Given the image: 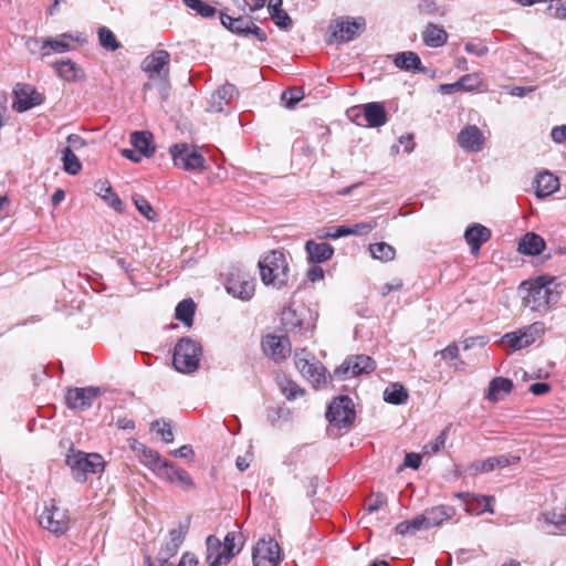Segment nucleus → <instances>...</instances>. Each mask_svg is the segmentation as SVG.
<instances>
[{
  "mask_svg": "<svg viewBox=\"0 0 566 566\" xmlns=\"http://www.w3.org/2000/svg\"><path fill=\"white\" fill-rule=\"evenodd\" d=\"M551 136H552V139L557 144L565 143L566 142V125L554 127L552 129Z\"/></svg>",
  "mask_w": 566,
  "mask_h": 566,
  "instance_id": "nucleus-64",
  "label": "nucleus"
},
{
  "mask_svg": "<svg viewBox=\"0 0 566 566\" xmlns=\"http://www.w3.org/2000/svg\"><path fill=\"white\" fill-rule=\"evenodd\" d=\"M282 559L281 547L271 536L260 538L253 547V566H279Z\"/></svg>",
  "mask_w": 566,
  "mask_h": 566,
  "instance_id": "nucleus-8",
  "label": "nucleus"
},
{
  "mask_svg": "<svg viewBox=\"0 0 566 566\" xmlns=\"http://www.w3.org/2000/svg\"><path fill=\"white\" fill-rule=\"evenodd\" d=\"M408 397V390L399 382L388 385L384 391V400L391 405H402Z\"/></svg>",
  "mask_w": 566,
  "mask_h": 566,
  "instance_id": "nucleus-39",
  "label": "nucleus"
},
{
  "mask_svg": "<svg viewBox=\"0 0 566 566\" xmlns=\"http://www.w3.org/2000/svg\"><path fill=\"white\" fill-rule=\"evenodd\" d=\"M206 560L209 566L227 565L231 560V554L223 552L222 542L214 535L206 539Z\"/></svg>",
  "mask_w": 566,
  "mask_h": 566,
  "instance_id": "nucleus-20",
  "label": "nucleus"
},
{
  "mask_svg": "<svg viewBox=\"0 0 566 566\" xmlns=\"http://www.w3.org/2000/svg\"><path fill=\"white\" fill-rule=\"evenodd\" d=\"M174 165L184 170H202L206 159L195 146L176 144L170 147Z\"/></svg>",
  "mask_w": 566,
  "mask_h": 566,
  "instance_id": "nucleus-10",
  "label": "nucleus"
},
{
  "mask_svg": "<svg viewBox=\"0 0 566 566\" xmlns=\"http://www.w3.org/2000/svg\"><path fill=\"white\" fill-rule=\"evenodd\" d=\"M151 428L163 437L165 442L170 443L174 441V433L169 423L156 420L151 423Z\"/></svg>",
  "mask_w": 566,
  "mask_h": 566,
  "instance_id": "nucleus-52",
  "label": "nucleus"
},
{
  "mask_svg": "<svg viewBox=\"0 0 566 566\" xmlns=\"http://www.w3.org/2000/svg\"><path fill=\"white\" fill-rule=\"evenodd\" d=\"M366 27L364 18L340 17L331 25L332 34L337 42H348L358 36Z\"/></svg>",
  "mask_w": 566,
  "mask_h": 566,
  "instance_id": "nucleus-12",
  "label": "nucleus"
},
{
  "mask_svg": "<svg viewBox=\"0 0 566 566\" xmlns=\"http://www.w3.org/2000/svg\"><path fill=\"white\" fill-rule=\"evenodd\" d=\"M170 556H165L163 552L159 551L158 556L153 559L150 556H146L145 560L147 566H174L169 562Z\"/></svg>",
  "mask_w": 566,
  "mask_h": 566,
  "instance_id": "nucleus-60",
  "label": "nucleus"
},
{
  "mask_svg": "<svg viewBox=\"0 0 566 566\" xmlns=\"http://www.w3.org/2000/svg\"><path fill=\"white\" fill-rule=\"evenodd\" d=\"M395 65L405 71H420L421 61L418 54L415 52H401L398 53L394 60Z\"/></svg>",
  "mask_w": 566,
  "mask_h": 566,
  "instance_id": "nucleus-40",
  "label": "nucleus"
},
{
  "mask_svg": "<svg viewBox=\"0 0 566 566\" xmlns=\"http://www.w3.org/2000/svg\"><path fill=\"white\" fill-rule=\"evenodd\" d=\"M543 518L547 524L557 528V534L566 535V504L556 505L552 510L544 512Z\"/></svg>",
  "mask_w": 566,
  "mask_h": 566,
  "instance_id": "nucleus-32",
  "label": "nucleus"
},
{
  "mask_svg": "<svg viewBox=\"0 0 566 566\" xmlns=\"http://www.w3.org/2000/svg\"><path fill=\"white\" fill-rule=\"evenodd\" d=\"M196 310V304L191 298H187L178 303L176 306L175 316L178 321L182 322L186 326L192 324V318Z\"/></svg>",
  "mask_w": 566,
  "mask_h": 566,
  "instance_id": "nucleus-41",
  "label": "nucleus"
},
{
  "mask_svg": "<svg viewBox=\"0 0 566 566\" xmlns=\"http://www.w3.org/2000/svg\"><path fill=\"white\" fill-rule=\"evenodd\" d=\"M161 479H165L166 481L170 483H176L184 490H190L195 488V483L189 475V473L181 469L176 467L174 463L169 462L167 464L166 470L160 475Z\"/></svg>",
  "mask_w": 566,
  "mask_h": 566,
  "instance_id": "nucleus-24",
  "label": "nucleus"
},
{
  "mask_svg": "<svg viewBox=\"0 0 566 566\" xmlns=\"http://www.w3.org/2000/svg\"><path fill=\"white\" fill-rule=\"evenodd\" d=\"M377 227L376 220H369L364 222H358L352 226L353 235H366L370 233Z\"/></svg>",
  "mask_w": 566,
  "mask_h": 566,
  "instance_id": "nucleus-54",
  "label": "nucleus"
},
{
  "mask_svg": "<svg viewBox=\"0 0 566 566\" xmlns=\"http://www.w3.org/2000/svg\"><path fill=\"white\" fill-rule=\"evenodd\" d=\"M221 23L231 32L240 35H249L251 19L248 17L232 18L228 14H221Z\"/></svg>",
  "mask_w": 566,
  "mask_h": 566,
  "instance_id": "nucleus-37",
  "label": "nucleus"
},
{
  "mask_svg": "<svg viewBox=\"0 0 566 566\" xmlns=\"http://www.w3.org/2000/svg\"><path fill=\"white\" fill-rule=\"evenodd\" d=\"M238 96V91L233 84L226 83L219 87L209 101L208 111L219 113Z\"/></svg>",
  "mask_w": 566,
  "mask_h": 566,
  "instance_id": "nucleus-21",
  "label": "nucleus"
},
{
  "mask_svg": "<svg viewBox=\"0 0 566 566\" xmlns=\"http://www.w3.org/2000/svg\"><path fill=\"white\" fill-rule=\"evenodd\" d=\"M369 251L374 259L388 262L395 259L396 250L386 242H377L369 245Z\"/></svg>",
  "mask_w": 566,
  "mask_h": 566,
  "instance_id": "nucleus-42",
  "label": "nucleus"
},
{
  "mask_svg": "<svg viewBox=\"0 0 566 566\" xmlns=\"http://www.w3.org/2000/svg\"><path fill=\"white\" fill-rule=\"evenodd\" d=\"M279 386H280L283 395L289 400H293L296 397L304 395V390L295 381H293L286 377L280 378Z\"/></svg>",
  "mask_w": 566,
  "mask_h": 566,
  "instance_id": "nucleus-47",
  "label": "nucleus"
},
{
  "mask_svg": "<svg viewBox=\"0 0 566 566\" xmlns=\"http://www.w3.org/2000/svg\"><path fill=\"white\" fill-rule=\"evenodd\" d=\"M261 280L265 285L282 287L287 282L289 264L282 251L273 250L259 260Z\"/></svg>",
  "mask_w": 566,
  "mask_h": 566,
  "instance_id": "nucleus-2",
  "label": "nucleus"
},
{
  "mask_svg": "<svg viewBox=\"0 0 566 566\" xmlns=\"http://www.w3.org/2000/svg\"><path fill=\"white\" fill-rule=\"evenodd\" d=\"M97 193L105 200V202L114 210L123 211L124 205L120 198L113 191L112 187L106 182H102L98 187Z\"/></svg>",
  "mask_w": 566,
  "mask_h": 566,
  "instance_id": "nucleus-43",
  "label": "nucleus"
},
{
  "mask_svg": "<svg viewBox=\"0 0 566 566\" xmlns=\"http://www.w3.org/2000/svg\"><path fill=\"white\" fill-rule=\"evenodd\" d=\"M495 468H494V463L492 461V457H490L485 460L475 461V462L471 463L468 468L470 473L473 475L479 474V473L491 472Z\"/></svg>",
  "mask_w": 566,
  "mask_h": 566,
  "instance_id": "nucleus-51",
  "label": "nucleus"
},
{
  "mask_svg": "<svg viewBox=\"0 0 566 566\" xmlns=\"http://www.w3.org/2000/svg\"><path fill=\"white\" fill-rule=\"evenodd\" d=\"M69 146L66 148H71L72 151L78 150L85 146V140L76 134H72L67 137Z\"/></svg>",
  "mask_w": 566,
  "mask_h": 566,
  "instance_id": "nucleus-63",
  "label": "nucleus"
},
{
  "mask_svg": "<svg viewBox=\"0 0 566 566\" xmlns=\"http://www.w3.org/2000/svg\"><path fill=\"white\" fill-rule=\"evenodd\" d=\"M513 389V382L509 378L495 377L493 378L488 388L486 399L496 402L504 396L509 395Z\"/></svg>",
  "mask_w": 566,
  "mask_h": 566,
  "instance_id": "nucleus-27",
  "label": "nucleus"
},
{
  "mask_svg": "<svg viewBox=\"0 0 566 566\" xmlns=\"http://www.w3.org/2000/svg\"><path fill=\"white\" fill-rule=\"evenodd\" d=\"M457 496L461 499L465 504V511L469 514L480 515L484 512L493 513L492 502L493 496L488 495H475L471 493H458Z\"/></svg>",
  "mask_w": 566,
  "mask_h": 566,
  "instance_id": "nucleus-19",
  "label": "nucleus"
},
{
  "mask_svg": "<svg viewBox=\"0 0 566 566\" xmlns=\"http://www.w3.org/2000/svg\"><path fill=\"white\" fill-rule=\"evenodd\" d=\"M53 66L57 74L69 82L78 81L84 77L83 71L69 59L56 62Z\"/></svg>",
  "mask_w": 566,
  "mask_h": 566,
  "instance_id": "nucleus-33",
  "label": "nucleus"
},
{
  "mask_svg": "<svg viewBox=\"0 0 566 566\" xmlns=\"http://www.w3.org/2000/svg\"><path fill=\"white\" fill-rule=\"evenodd\" d=\"M187 534V530L184 526H178L169 532V541L161 547L160 552L165 556H175L182 544Z\"/></svg>",
  "mask_w": 566,
  "mask_h": 566,
  "instance_id": "nucleus-35",
  "label": "nucleus"
},
{
  "mask_svg": "<svg viewBox=\"0 0 566 566\" xmlns=\"http://www.w3.org/2000/svg\"><path fill=\"white\" fill-rule=\"evenodd\" d=\"M63 169L70 175H76L82 169V164L71 148H65L62 151Z\"/></svg>",
  "mask_w": 566,
  "mask_h": 566,
  "instance_id": "nucleus-44",
  "label": "nucleus"
},
{
  "mask_svg": "<svg viewBox=\"0 0 566 566\" xmlns=\"http://www.w3.org/2000/svg\"><path fill=\"white\" fill-rule=\"evenodd\" d=\"M448 34L443 28L437 24H428L423 31V41L428 46L438 48L446 43Z\"/></svg>",
  "mask_w": 566,
  "mask_h": 566,
  "instance_id": "nucleus-38",
  "label": "nucleus"
},
{
  "mask_svg": "<svg viewBox=\"0 0 566 566\" xmlns=\"http://www.w3.org/2000/svg\"><path fill=\"white\" fill-rule=\"evenodd\" d=\"M307 259L311 263H323L329 260L334 253V249L326 242L317 243L315 241H307L305 244Z\"/></svg>",
  "mask_w": 566,
  "mask_h": 566,
  "instance_id": "nucleus-26",
  "label": "nucleus"
},
{
  "mask_svg": "<svg viewBox=\"0 0 566 566\" xmlns=\"http://www.w3.org/2000/svg\"><path fill=\"white\" fill-rule=\"evenodd\" d=\"M307 311L302 307L300 311L292 305L285 306L281 313V321L286 331L293 332L303 327L304 314Z\"/></svg>",
  "mask_w": 566,
  "mask_h": 566,
  "instance_id": "nucleus-30",
  "label": "nucleus"
},
{
  "mask_svg": "<svg viewBox=\"0 0 566 566\" xmlns=\"http://www.w3.org/2000/svg\"><path fill=\"white\" fill-rule=\"evenodd\" d=\"M182 2L187 8L195 11L202 18L213 17L217 12L216 8L203 2L202 0H182Z\"/></svg>",
  "mask_w": 566,
  "mask_h": 566,
  "instance_id": "nucleus-46",
  "label": "nucleus"
},
{
  "mask_svg": "<svg viewBox=\"0 0 566 566\" xmlns=\"http://www.w3.org/2000/svg\"><path fill=\"white\" fill-rule=\"evenodd\" d=\"M77 38H74L70 33H63L60 36L52 39L46 38V50H48V56L52 53H64L69 52L73 49L71 42L76 41Z\"/></svg>",
  "mask_w": 566,
  "mask_h": 566,
  "instance_id": "nucleus-36",
  "label": "nucleus"
},
{
  "mask_svg": "<svg viewBox=\"0 0 566 566\" xmlns=\"http://www.w3.org/2000/svg\"><path fill=\"white\" fill-rule=\"evenodd\" d=\"M464 50L476 56H482L488 53V48L481 42H468L464 45Z\"/></svg>",
  "mask_w": 566,
  "mask_h": 566,
  "instance_id": "nucleus-59",
  "label": "nucleus"
},
{
  "mask_svg": "<svg viewBox=\"0 0 566 566\" xmlns=\"http://www.w3.org/2000/svg\"><path fill=\"white\" fill-rule=\"evenodd\" d=\"M271 19L274 21L275 25L280 29H289L292 25V19L287 14L285 10H280L276 13L271 15Z\"/></svg>",
  "mask_w": 566,
  "mask_h": 566,
  "instance_id": "nucleus-57",
  "label": "nucleus"
},
{
  "mask_svg": "<svg viewBox=\"0 0 566 566\" xmlns=\"http://www.w3.org/2000/svg\"><path fill=\"white\" fill-rule=\"evenodd\" d=\"M294 361L303 377L313 386L317 387L326 381L325 367L305 349L295 353Z\"/></svg>",
  "mask_w": 566,
  "mask_h": 566,
  "instance_id": "nucleus-11",
  "label": "nucleus"
},
{
  "mask_svg": "<svg viewBox=\"0 0 566 566\" xmlns=\"http://www.w3.org/2000/svg\"><path fill=\"white\" fill-rule=\"evenodd\" d=\"M99 395L98 387L70 388L65 395V402L70 409L82 411L92 407Z\"/></svg>",
  "mask_w": 566,
  "mask_h": 566,
  "instance_id": "nucleus-14",
  "label": "nucleus"
},
{
  "mask_svg": "<svg viewBox=\"0 0 566 566\" xmlns=\"http://www.w3.org/2000/svg\"><path fill=\"white\" fill-rule=\"evenodd\" d=\"M130 144L143 157H149L155 151V147L151 146V135L147 132H134L130 135Z\"/></svg>",
  "mask_w": 566,
  "mask_h": 566,
  "instance_id": "nucleus-34",
  "label": "nucleus"
},
{
  "mask_svg": "<svg viewBox=\"0 0 566 566\" xmlns=\"http://www.w3.org/2000/svg\"><path fill=\"white\" fill-rule=\"evenodd\" d=\"M98 41L101 46L107 51H116L120 48V43L117 41L113 31L106 27H101L97 31Z\"/></svg>",
  "mask_w": 566,
  "mask_h": 566,
  "instance_id": "nucleus-45",
  "label": "nucleus"
},
{
  "mask_svg": "<svg viewBox=\"0 0 566 566\" xmlns=\"http://www.w3.org/2000/svg\"><path fill=\"white\" fill-rule=\"evenodd\" d=\"M38 521L41 527L57 536L65 534L70 528L69 512L57 506L55 500L44 502Z\"/></svg>",
  "mask_w": 566,
  "mask_h": 566,
  "instance_id": "nucleus-5",
  "label": "nucleus"
},
{
  "mask_svg": "<svg viewBox=\"0 0 566 566\" xmlns=\"http://www.w3.org/2000/svg\"><path fill=\"white\" fill-rule=\"evenodd\" d=\"M535 193L537 197H547L559 188V180L549 171L539 172L534 181Z\"/></svg>",
  "mask_w": 566,
  "mask_h": 566,
  "instance_id": "nucleus-25",
  "label": "nucleus"
},
{
  "mask_svg": "<svg viewBox=\"0 0 566 566\" xmlns=\"http://www.w3.org/2000/svg\"><path fill=\"white\" fill-rule=\"evenodd\" d=\"M237 536L235 532H229L222 543L223 552L231 554V559L240 552V548H235Z\"/></svg>",
  "mask_w": 566,
  "mask_h": 566,
  "instance_id": "nucleus-55",
  "label": "nucleus"
},
{
  "mask_svg": "<svg viewBox=\"0 0 566 566\" xmlns=\"http://www.w3.org/2000/svg\"><path fill=\"white\" fill-rule=\"evenodd\" d=\"M459 88H463L465 91H473L478 88L481 84V78L479 74H467L459 78Z\"/></svg>",
  "mask_w": 566,
  "mask_h": 566,
  "instance_id": "nucleus-53",
  "label": "nucleus"
},
{
  "mask_svg": "<svg viewBox=\"0 0 566 566\" xmlns=\"http://www.w3.org/2000/svg\"><path fill=\"white\" fill-rule=\"evenodd\" d=\"M523 305L532 311H546L560 298L559 284L555 277L539 276L518 286Z\"/></svg>",
  "mask_w": 566,
  "mask_h": 566,
  "instance_id": "nucleus-1",
  "label": "nucleus"
},
{
  "mask_svg": "<svg viewBox=\"0 0 566 566\" xmlns=\"http://www.w3.org/2000/svg\"><path fill=\"white\" fill-rule=\"evenodd\" d=\"M25 46L31 54H40L41 57L48 56L46 39L28 38Z\"/></svg>",
  "mask_w": 566,
  "mask_h": 566,
  "instance_id": "nucleus-50",
  "label": "nucleus"
},
{
  "mask_svg": "<svg viewBox=\"0 0 566 566\" xmlns=\"http://www.w3.org/2000/svg\"><path fill=\"white\" fill-rule=\"evenodd\" d=\"M401 287H402V281L400 279H396L391 283L382 284L379 289V292H380L381 296H386L392 291H399Z\"/></svg>",
  "mask_w": 566,
  "mask_h": 566,
  "instance_id": "nucleus-62",
  "label": "nucleus"
},
{
  "mask_svg": "<svg viewBox=\"0 0 566 566\" xmlns=\"http://www.w3.org/2000/svg\"><path fill=\"white\" fill-rule=\"evenodd\" d=\"M201 354L199 343L188 337L181 338L175 346L172 364L180 373H192L199 366Z\"/></svg>",
  "mask_w": 566,
  "mask_h": 566,
  "instance_id": "nucleus-4",
  "label": "nucleus"
},
{
  "mask_svg": "<svg viewBox=\"0 0 566 566\" xmlns=\"http://www.w3.org/2000/svg\"><path fill=\"white\" fill-rule=\"evenodd\" d=\"M169 63L170 54L166 50H156L142 62L143 71L150 81L159 82L161 91L169 86Z\"/></svg>",
  "mask_w": 566,
  "mask_h": 566,
  "instance_id": "nucleus-6",
  "label": "nucleus"
},
{
  "mask_svg": "<svg viewBox=\"0 0 566 566\" xmlns=\"http://www.w3.org/2000/svg\"><path fill=\"white\" fill-rule=\"evenodd\" d=\"M226 287L229 294L248 301L254 294L255 280L250 273L238 270L229 275Z\"/></svg>",
  "mask_w": 566,
  "mask_h": 566,
  "instance_id": "nucleus-13",
  "label": "nucleus"
},
{
  "mask_svg": "<svg viewBox=\"0 0 566 566\" xmlns=\"http://www.w3.org/2000/svg\"><path fill=\"white\" fill-rule=\"evenodd\" d=\"M492 461L494 463V468H506L511 464L517 463L520 461V457L511 455V454H501L496 457H492Z\"/></svg>",
  "mask_w": 566,
  "mask_h": 566,
  "instance_id": "nucleus-58",
  "label": "nucleus"
},
{
  "mask_svg": "<svg viewBox=\"0 0 566 566\" xmlns=\"http://www.w3.org/2000/svg\"><path fill=\"white\" fill-rule=\"evenodd\" d=\"M264 353L276 359H285L291 353V344L286 336L266 335L262 340Z\"/></svg>",
  "mask_w": 566,
  "mask_h": 566,
  "instance_id": "nucleus-18",
  "label": "nucleus"
},
{
  "mask_svg": "<svg viewBox=\"0 0 566 566\" xmlns=\"http://www.w3.org/2000/svg\"><path fill=\"white\" fill-rule=\"evenodd\" d=\"M458 143L462 149L478 153L483 149L485 137L476 125H468L458 134Z\"/></svg>",
  "mask_w": 566,
  "mask_h": 566,
  "instance_id": "nucleus-17",
  "label": "nucleus"
},
{
  "mask_svg": "<svg viewBox=\"0 0 566 566\" xmlns=\"http://www.w3.org/2000/svg\"><path fill=\"white\" fill-rule=\"evenodd\" d=\"M137 451L140 462L160 478L164 470H166L169 461L161 458L157 451L149 449L143 444H140Z\"/></svg>",
  "mask_w": 566,
  "mask_h": 566,
  "instance_id": "nucleus-22",
  "label": "nucleus"
},
{
  "mask_svg": "<svg viewBox=\"0 0 566 566\" xmlns=\"http://www.w3.org/2000/svg\"><path fill=\"white\" fill-rule=\"evenodd\" d=\"M364 118L368 127H380L387 123V114L382 104L371 102L364 105Z\"/></svg>",
  "mask_w": 566,
  "mask_h": 566,
  "instance_id": "nucleus-28",
  "label": "nucleus"
},
{
  "mask_svg": "<svg viewBox=\"0 0 566 566\" xmlns=\"http://www.w3.org/2000/svg\"><path fill=\"white\" fill-rule=\"evenodd\" d=\"M544 249V239L534 232H528L520 240L517 250L525 255H538Z\"/></svg>",
  "mask_w": 566,
  "mask_h": 566,
  "instance_id": "nucleus-29",
  "label": "nucleus"
},
{
  "mask_svg": "<svg viewBox=\"0 0 566 566\" xmlns=\"http://www.w3.org/2000/svg\"><path fill=\"white\" fill-rule=\"evenodd\" d=\"M387 502V499L384 494L381 493H378L376 494L374 497H371L368 503H367V510L369 512H376L378 511L381 506H384Z\"/></svg>",
  "mask_w": 566,
  "mask_h": 566,
  "instance_id": "nucleus-61",
  "label": "nucleus"
},
{
  "mask_svg": "<svg viewBox=\"0 0 566 566\" xmlns=\"http://www.w3.org/2000/svg\"><path fill=\"white\" fill-rule=\"evenodd\" d=\"M543 331L541 323H534L504 334L500 339V345L511 354L531 346L541 336Z\"/></svg>",
  "mask_w": 566,
  "mask_h": 566,
  "instance_id": "nucleus-7",
  "label": "nucleus"
},
{
  "mask_svg": "<svg viewBox=\"0 0 566 566\" xmlns=\"http://www.w3.org/2000/svg\"><path fill=\"white\" fill-rule=\"evenodd\" d=\"M464 238L472 253L476 254L481 245L490 240L491 231L480 223H474L465 230Z\"/></svg>",
  "mask_w": 566,
  "mask_h": 566,
  "instance_id": "nucleus-23",
  "label": "nucleus"
},
{
  "mask_svg": "<svg viewBox=\"0 0 566 566\" xmlns=\"http://www.w3.org/2000/svg\"><path fill=\"white\" fill-rule=\"evenodd\" d=\"M302 97L303 95L301 92L294 90L285 91L281 96L285 107L287 108H293L302 99Z\"/></svg>",
  "mask_w": 566,
  "mask_h": 566,
  "instance_id": "nucleus-56",
  "label": "nucleus"
},
{
  "mask_svg": "<svg viewBox=\"0 0 566 566\" xmlns=\"http://www.w3.org/2000/svg\"><path fill=\"white\" fill-rule=\"evenodd\" d=\"M13 108L17 112H25L43 102L42 95L31 85L19 84L14 88Z\"/></svg>",
  "mask_w": 566,
  "mask_h": 566,
  "instance_id": "nucleus-16",
  "label": "nucleus"
},
{
  "mask_svg": "<svg viewBox=\"0 0 566 566\" xmlns=\"http://www.w3.org/2000/svg\"><path fill=\"white\" fill-rule=\"evenodd\" d=\"M453 513L454 510L449 506H437L427 510L421 514V517L424 518V530L441 525L444 521L449 520Z\"/></svg>",
  "mask_w": 566,
  "mask_h": 566,
  "instance_id": "nucleus-31",
  "label": "nucleus"
},
{
  "mask_svg": "<svg viewBox=\"0 0 566 566\" xmlns=\"http://www.w3.org/2000/svg\"><path fill=\"white\" fill-rule=\"evenodd\" d=\"M133 201L137 208V210L149 221L156 220V212L154 211L151 205L145 199L142 195H134Z\"/></svg>",
  "mask_w": 566,
  "mask_h": 566,
  "instance_id": "nucleus-49",
  "label": "nucleus"
},
{
  "mask_svg": "<svg viewBox=\"0 0 566 566\" xmlns=\"http://www.w3.org/2000/svg\"><path fill=\"white\" fill-rule=\"evenodd\" d=\"M65 462L71 469L76 482L83 483L87 474H98L104 471L105 461L98 453H86L80 450L70 449Z\"/></svg>",
  "mask_w": 566,
  "mask_h": 566,
  "instance_id": "nucleus-3",
  "label": "nucleus"
},
{
  "mask_svg": "<svg viewBox=\"0 0 566 566\" xmlns=\"http://www.w3.org/2000/svg\"><path fill=\"white\" fill-rule=\"evenodd\" d=\"M375 369V361L366 355H358L347 358L335 374L342 378H350L363 373H370Z\"/></svg>",
  "mask_w": 566,
  "mask_h": 566,
  "instance_id": "nucleus-15",
  "label": "nucleus"
},
{
  "mask_svg": "<svg viewBox=\"0 0 566 566\" xmlns=\"http://www.w3.org/2000/svg\"><path fill=\"white\" fill-rule=\"evenodd\" d=\"M326 418L332 426L339 429L350 427L355 419L352 399L347 396L335 398L327 408Z\"/></svg>",
  "mask_w": 566,
  "mask_h": 566,
  "instance_id": "nucleus-9",
  "label": "nucleus"
},
{
  "mask_svg": "<svg viewBox=\"0 0 566 566\" xmlns=\"http://www.w3.org/2000/svg\"><path fill=\"white\" fill-rule=\"evenodd\" d=\"M424 528V518L421 515L411 521H403L396 526V532L400 535L415 534Z\"/></svg>",
  "mask_w": 566,
  "mask_h": 566,
  "instance_id": "nucleus-48",
  "label": "nucleus"
}]
</instances>
